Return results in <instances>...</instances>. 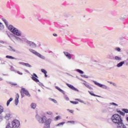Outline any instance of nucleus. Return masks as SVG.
<instances>
[{
  "label": "nucleus",
  "instance_id": "nucleus-33",
  "mask_svg": "<svg viewBox=\"0 0 128 128\" xmlns=\"http://www.w3.org/2000/svg\"><path fill=\"white\" fill-rule=\"evenodd\" d=\"M49 100H52V102H54V104H56L58 102L56 101V100L54 99V98H49Z\"/></svg>",
  "mask_w": 128,
  "mask_h": 128
},
{
  "label": "nucleus",
  "instance_id": "nucleus-46",
  "mask_svg": "<svg viewBox=\"0 0 128 128\" xmlns=\"http://www.w3.org/2000/svg\"><path fill=\"white\" fill-rule=\"evenodd\" d=\"M76 100H78V102H82V104H84V100H81L80 99H76Z\"/></svg>",
  "mask_w": 128,
  "mask_h": 128
},
{
  "label": "nucleus",
  "instance_id": "nucleus-48",
  "mask_svg": "<svg viewBox=\"0 0 128 128\" xmlns=\"http://www.w3.org/2000/svg\"><path fill=\"white\" fill-rule=\"evenodd\" d=\"M19 64H22V66H24V62H18Z\"/></svg>",
  "mask_w": 128,
  "mask_h": 128
},
{
  "label": "nucleus",
  "instance_id": "nucleus-37",
  "mask_svg": "<svg viewBox=\"0 0 128 128\" xmlns=\"http://www.w3.org/2000/svg\"><path fill=\"white\" fill-rule=\"evenodd\" d=\"M81 76L82 78H88V76L86 75L82 74V75H81Z\"/></svg>",
  "mask_w": 128,
  "mask_h": 128
},
{
  "label": "nucleus",
  "instance_id": "nucleus-50",
  "mask_svg": "<svg viewBox=\"0 0 128 128\" xmlns=\"http://www.w3.org/2000/svg\"><path fill=\"white\" fill-rule=\"evenodd\" d=\"M68 122H70V124H74V121H69Z\"/></svg>",
  "mask_w": 128,
  "mask_h": 128
},
{
  "label": "nucleus",
  "instance_id": "nucleus-40",
  "mask_svg": "<svg viewBox=\"0 0 128 128\" xmlns=\"http://www.w3.org/2000/svg\"><path fill=\"white\" fill-rule=\"evenodd\" d=\"M64 98H65L66 100H70V98H68L66 95L64 96Z\"/></svg>",
  "mask_w": 128,
  "mask_h": 128
},
{
  "label": "nucleus",
  "instance_id": "nucleus-16",
  "mask_svg": "<svg viewBox=\"0 0 128 128\" xmlns=\"http://www.w3.org/2000/svg\"><path fill=\"white\" fill-rule=\"evenodd\" d=\"M107 58H109V60H114V54L110 53L108 54Z\"/></svg>",
  "mask_w": 128,
  "mask_h": 128
},
{
  "label": "nucleus",
  "instance_id": "nucleus-51",
  "mask_svg": "<svg viewBox=\"0 0 128 128\" xmlns=\"http://www.w3.org/2000/svg\"><path fill=\"white\" fill-rule=\"evenodd\" d=\"M17 72L18 74H20L21 76H22V72H20V71H18Z\"/></svg>",
  "mask_w": 128,
  "mask_h": 128
},
{
  "label": "nucleus",
  "instance_id": "nucleus-55",
  "mask_svg": "<svg viewBox=\"0 0 128 128\" xmlns=\"http://www.w3.org/2000/svg\"><path fill=\"white\" fill-rule=\"evenodd\" d=\"M70 112L71 114H74V111L72 110H70Z\"/></svg>",
  "mask_w": 128,
  "mask_h": 128
},
{
  "label": "nucleus",
  "instance_id": "nucleus-58",
  "mask_svg": "<svg viewBox=\"0 0 128 128\" xmlns=\"http://www.w3.org/2000/svg\"><path fill=\"white\" fill-rule=\"evenodd\" d=\"M24 72H28V74L30 72H28L27 70H25Z\"/></svg>",
  "mask_w": 128,
  "mask_h": 128
},
{
  "label": "nucleus",
  "instance_id": "nucleus-25",
  "mask_svg": "<svg viewBox=\"0 0 128 128\" xmlns=\"http://www.w3.org/2000/svg\"><path fill=\"white\" fill-rule=\"evenodd\" d=\"M107 110L108 112H114V108L109 107L107 108Z\"/></svg>",
  "mask_w": 128,
  "mask_h": 128
},
{
  "label": "nucleus",
  "instance_id": "nucleus-64",
  "mask_svg": "<svg viewBox=\"0 0 128 128\" xmlns=\"http://www.w3.org/2000/svg\"><path fill=\"white\" fill-rule=\"evenodd\" d=\"M2 80V78H0V81Z\"/></svg>",
  "mask_w": 128,
  "mask_h": 128
},
{
  "label": "nucleus",
  "instance_id": "nucleus-24",
  "mask_svg": "<svg viewBox=\"0 0 128 128\" xmlns=\"http://www.w3.org/2000/svg\"><path fill=\"white\" fill-rule=\"evenodd\" d=\"M83 84L86 86V88H89V90H92V88L88 84L86 83H83Z\"/></svg>",
  "mask_w": 128,
  "mask_h": 128
},
{
  "label": "nucleus",
  "instance_id": "nucleus-20",
  "mask_svg": "<svg viewBox=\"0 0 128 128\" xmlns=\"http://www.w3.org/2000/svg\"><path fill=\"white\" fill-rule=\"evenodd\" d=\"M6 58H10V60H18V58L12 57V56H6Z\"/></svg>",
  "mask_w": 128,
  "mask_h": 128
},
{
  "label": "nucleus",
  "instance_id": "nucleus-45",
  "mask_svg": "<svg viewBox=\"0 0 128 128\" xmlns=\"http://www.w3.org/2000/svg\"><path fill=\"white\" fill-rule=\"evenodd\" d=\"M10 123H8L6 126V128H10Z\"/></svg>",
  "mask_w": 128,
  "mask_h": 128
},
{
  "label": "nucleus",
  "instance_id": "nucleus-11",
  "mask_svg": "<svg viewBox=\"0 0 128 128\" xmlns=\"http://www.w3.org/2000/svg\"><path fill=\"white\" fill-rule=\"evenodd\" d=\"M22 92H23V94H26V96H30V92H28V90H26V88H22L21 89Z\"/></svg>",
  "mask_w": 128,
  "mask_h": 128
},
{
  "label": "nucleus",
  "instance_id": "nucleus-62",
  "mask_svg": "<svg viewBox=\"0 0 128 128\" xmlns=\"http://www.w3.org/2000/svg\"><path fill=\"white\" fill-rule=\"evenodd\" d=\"M67 74H68V76H72L70 75V74L68 73Z\"/></svg>",
  "mask_w": 128,
  "mask_h": 128
},
{
  "label": "nucleus",
  "instance_id": "nucleus-53",
  "mask_svg": "<svg viewBox=\"0 0 128 128\" xmlns=\"http://www.w3.org/2000/svg\"><path fill=\"white\" fill-rule=\"evenodd\" d=\"M54 36H58V34H53Z\"/></svg>",
  "mask_w": 128,
  "mask_h": 128
},
{
  "label": "nucleus",
  "instance_id": "nucleus-6",
  "mask_svg": "<svg viewBox=\"0 0 128 128\" xmlns=\"http://www.w3.org/2000/svg\"><path fill=\"white\" fill-rule=\"evenodd\" d=\"M20 121L18 120H14L11 122V128H20Z\"/></svg>",
  "mask_w": 128,
  "mask_h": 128
},
{
  "label": "nucleus",
  "instance_id": "nucleus-23",
  "mask_svg": "<svg viewBox=\"0 0 128 128\" xmlns=\"http://www.w3.org/2000/svg\"><path fill=\"white\" fill-rule=\"evenodd\" d=\"M12 100L13 98H10V100H8L7 101V103H6L7 106H10V102H12Z\"/></svg>",
  "mask_w": 128,
  "mask_h": 128
},
{
  "label": "nucleus",
  "instance_id": "nucleus-29",
  "mask_svg": "<svg viewBox=\"0 0 128 128\" xmlns=\"http://www.w3.org/2000/svg\"><path fill=\"white\" fill-rule=\"evenodd\" d=\"M9 48H10L9 50L10 52H16V49H14V48L12 47L11 46H10Z\"/></svg>",
  "mask_w": 128,
  "mask_h": 128
},
{
  "label": "nucleus",
  "instance_id": "nucleus-31",
  "mask_svg": "<svg viewBox=\"0 0 128 128\" xmlns=\"http://www.w3.org/2000/svg\"><path fill=\"white\" fill-rule=\"evenodd\" d=\"M2 112H4V107L0 106V114Z\"/></svg>",
  "mask_w": 128,
  "mask_h": 128
},
{
  "label": "nucleus",
  "instance_id": "nucleus-59",
  "mask_svg": "<svg viewBox=\"0 0 128 128\" xmlns=\"http://www.w3.org/2000/svg\"><path fill=\"white\" fill-rule=\"evenodd\" d=\"M2 122V118H0V122Z\"/></svg>",
  "mask_w": 128,
  "mask_h": 128
},
{
  "label": "nucleus",
  "instance_id": "nucleus-30",
  "mask_svg": "<svg viewBox=\"0 0 128 128\" xmlns=\"http://www.w3.org/2000/svg\"><path fill=\"white\" fill-rule=\"evenodd\" d=\"M24 66L27 68H32V65L28 64V63H24Z\"/></svg>",
  "mask_w": 128,
  "mask_h": 128
},
{
  "label": "nucleus",
  "instance_id": "nucleus-54",
  "mask_svg": "<svg viewBox=\"0 0 128 128\" xmlns=\"http://www.w3.org/2000/svg\"><path fill=\"white\" fill-rule=\"evenodd\" d=\"M112 86H116V83H114L112 84Z\"/></svg>",
  "mask_w": 128,
  "mask_h": 128
},
{
  "label": "nucleus",
  "instance_id": "nucleus-44",
  "mask_svg": "<svg viewBox=\"0 0 128 128\" xmlns=\"http://www.w3.org/2000/svg\"><path fill=\"white\" fill-rule=\"evenodd\" d=\"M6 61L3 60L1 62L0 64H6Z\"/></svg>",
  "mask_w": 128,
  "mask_h": 128
},
{
  "label": "nucleus",
  "instance_id": "nucleus-21",
  "mask_svg": "<svg viewBox=\"0 0 128 128\" xmlns=\"http://www.w3.org/2000/svg\"><path fill=\"white\" fill-rule=\"evenodd\" d=\"M55 88L56 90H59V92H60L63 94H65L64 91L60 89V88L58 86H56Z\"/></svg>",
  "mask_w": 128,
  "mask_h": 128
},
{
  "label": "nucleus",
  "instance_id": "nucleus-4",
  "mask_svg": "<svg viewBox=\"0 0 128 128\" xmlns=\"http://www.w3.org/2000/svg\"><path fill=\"white\" fill-rule=\"evenodd\" d=\"M36 118L39 124H44L45 122H46L48 120H46V116H41L40 114H36Z\"/></svg>",
  "mask_w": 128,
  "mask_h": 128
},
{
  "label": "nucleus",
  "instance_id": "nucleus-35",
  "mask_svg": "<svg viewBox=\"0 0 128 128\" xmlns=\"http://www.w3.org/2000/svg\"><path fill=\"white\" fill-rule=\"evenodd\" d=\"M70 102H71V104H78V102L76 101H70Z\"/></svg>",
  "mask_w": 128,
  "mask_h": 128
},
{
  "label": "nucleus",
  "instance_id": "nucleus-27",
  "mask_svg": "<svg viewBox=\"0 0 128 128\" xmlns=\"http://www.w3.org/2000/svg\"><path fill=\"white\" fill-rule=\"evenodd\" d=\"M76 72H79V74H84V71H82L80 69H76Z\"/></svg>",
  "mask_w": 128,
  "mask_h": 128
},
{
  "label": "nucleus",
  "instance_id": "nucleus-39",
  "mask_svg": "<svg viewBox=\"0 0 128 128\" xmlns=\"http://www.w3.org/2000/svg\"><path fill=\"white\" fill-rule=\"evenodd\" d=\"M115 50H116V52H120L121 50H120V48L118 47V48H115Z\"/></svg>",
  "mask_w": 128,
  "mask_h": 128
},
{
  "label": "nucleus",
  "instance_id": "nucleus-42",
  "mask_svg": "<svg viewBox=\"0 0 128 128\" xmlns=\"http://www.w3.org/2000/svg\"><path fill=\"white\" fill-rule=\"evenodd\" d=\"M46 114L51 116V114H52V112L51 111H48L46 112Z\"/></svg>",
  "mask_w": 128,
  "mask_h": 128
},
{
  "label": "nucleus",
  "instance_id": "nucleus-18",
  "mask_svg": "<svg viewBox=\"0 0 128 128\" xmlns=\"http://www.w3.org/2000/svg\"><path fill=\"white\" fill-rule=\"evenodd\" d=\"M113 60H114L120 61V60H122V58H120L118 56H114V58Z\"/></svg>",
  "mask_w": 128,
  "mask_h": 128
},
{
  "label": "nucleus",
  "instance_id": "nucleus-10",
  "mask_svg": "<svg viewBox=\"0 0 128 128\" xmlns=\"http://www.w3.org/2000/svg\"><path fill=\"white\" fill-rule=\"evenodd\" d=\"M64 54L68 60H72V56H74V54H70V52H64Z\"/></svg>",
  "mask_w": 128,
  "mask_h": 128
},
{
  "label": "nucleus",
  "instance_id": "nucleus-17",
  "mask_svg": "<svg viewBox=\"0 0 128 128\" xmlns=\"http://www.w3.org/2000/svg\"><path fill=\"white\" fill-rule=\"evenodd\" d=\"M116 112H118V114H120L121 116H126V114H124V112L120 111V110L117 109L116 110Z\"/></svg>",
  "mask_w": 128,
  "mask_h": 128
},
{
  "label": "nucleus",
  "instance_id": "nucleus-47",
  "mask_svg": "<svg viewBox=\"0 0 128 128\" xmlns=\"http://www.w3.org/2000/svg\"><path fill=\"white\" fill-rule=\"evenodd\" d=\"M20 94H21L22 98H24V94L23 92H22V90H20Z\"/></svg>",
  "mask_w": 128,
  "mask_h": 128
},
{
  "label": "nucleus",
  "instance_id": "nucleus-7",
  "mask_svg": "<svg viewBox=\"0 0 128 128\" xmlns=\"http://www.w3.org/2000/svg\"><path fill=\"white\" fill-rule=\"evenodd\" d=\"M52 120L50 118H48L46 122L44 123V128H50V124H52Z\"/></svg>",
  "mask_w": 128,
  "mask_h": 128
},
{
  "label": "nucleus",
  "instance_id": "nucleus-12",
  "mask_svg": "<svg viewBox=\"0 0 128 128\" xmlns=\"http://www.w3.org/2000/svg\"><path fill=\"white\" fill-rule=\"evenodd\" d=\"M66 86L70 88L71 90H75L76 92H79V90H78V88H76L74 86L68 84H66Z\"/></svg>",
  "mask_w": 128,
  "mask_h": 128
},
{
  "label": "nucleus",
  "instance_id": "nucleus-34",
  "mask_svg": "<svg viewBox=\"0 0 128 128\" xmlns=\"http://www.w3.org/2000/svg\"><path fill=\"white\" fill-rule=\"evenodd\" d=\"M41 72H42L44 74H48V72H46V70H44V69H42Z\"/></svg>",
  "mask_w": 128,
  "mask_h": 128
},
{
  "label": "nucleus",
  "instance_id": "nucleus-38",
  "mask_svg": "<svg viewBox=\"0 0 128 128\" xmlns=\"http://www.w3.org/2000/svg\"><path fill=\"white\" fill-rule=\"evenodd\" d=\"M64 122H62L58 124L57 126H64Z\"/></svg>",
  "mask_w": 128,
  "mask_h": 128
},
{
  "label": "nucleus",
  "instance_id": "nucleus-8",
  "mask_svg": "<svg viewBox=\"0 0 128 128\" xmlns=\"http://www.w3.org/2000/svg\"><path fill=\"white\" fill-rule=\"evenodd\" d=\"M93 82H94V84L98 86L100 88H104V90H108V86L106 85L100 84L99 82H98L96 81H93Z\"/></svg>",
  "mask_w": 128,
  "mask_h": 128
},
{
  "label": "nucleus",
  "instance_id": "nucleus-61",
  "mask_svg": "<svg viewBox=\"0 0 128 128\" xmlns=\"http://www.w3.org/2000/svg\"><path fill=\"white\" fill-rule=\"evenodd\" d=\"M45 74V77L48 78V74Z\"/></svg>",
  "mask_w": 128,
  "mask_h": 128
},
{
  "label": "nucleus",
  "instance_id": "nucleus-3",
  "mask_svg": "<svg viewBox=\"0 0 128 128\" xmlns=\"http://www.w3.org/2000/svg\"><path fill=\"white\" fill-rule=\"evenodd\" d=\"M111 121L114 124H120L122 122H123L122 116L118 114H115L112 116Z\"/></svg>",
  "mask_w": 128,
  "mask_h": 128
},
{
  "label": "nucleus",
  "instance_id": "nucleus-28",
  "mask_svg": "<svg viewBox=\"0 0 128 128\" xmlns=\"http://www.w3.org/2000/svg\"><path fill=\"white\" fill-rule=\"evenodd\" d=\"M110 106H118V104L114 103V102H110Z\"/></svg>",
  "mask_w": 128,
  "mask_h": 128
},
{
  "label": "nucleus",
  "instance_id": "nucleus-2",
  "mask_svg": "<svg viewBox=\"0 0 128 128\" xmlns=\"http://www.w3.org/2000/svg\"><path fill=\"white\" fill-rule=\"evenodd\" d=\"M13 37H14V38H16L17 40H19L20 42H22V44L26 42L28 46H30V48H36V43L28 40L26 38H22L14 36Z\"/></svg>",
  "mask_w": 128,
  "mask_h": 128
},
{
  "label": "nucleus",
  "instance_id": "nucleus-22",
  "mask_svg": "<svg viewBox=\"0 0 128 128\" xmlns=\"http://www.w3.org/2000/svg\"><path fill=\"white\" fill-rule=\"evenodd\" d=\"M30 107L33 110H34L36 108V103H32L30 104Z\"/></svg>",
  "mask_w": 128,
  "mask_h": 128
},
{
  "label": "nucleus",
  "instance_id": "nucleus-13",
  "mask_svg": "<svg viewBox=\"0 0 128 128\" xmlns=\"http://www.w3.org/2000/svg\"><path fill=\"white\" fill-rule=\"evenodd\" d=\"M117 125V128H126V126L124 124V122H122L120 123H119L116 124Z\"/></svg>",
  "mask_w": 128,
  "mask_h": 128
},
{
  "label": "nucleus",
  "instance_id": "nucleus-43",
  "mask_svg": "<svg viewBox=\"0 0 128 128\" xmlns=\"http://www.w3.org/2000/svg\"><path fill=\"white\" fill-rule=\"evenodd\" d=\"M8 84H12V86H16V83H14L12 82H9Z\"/></svg>",
  "mask_w": 128,
  "mask_h": 128
},
{
  "label": "nucleus",
  "instance_id": "nucleus-15",
  "mask_svg": "<svg viewBox=\"0 0 128 128\" xmlns=\"http://www.w3.org/2000/svg\"><path fill=\"white\" fill-rule=\"evenodd\" d=\"M4 118L6 120H10L12 118V114L10 113L6 114L4 116Z\"/></svg>",
  "mask_w": 128,
  "mask_h": 128
},
{
  "label": "nucleus",
  "instance_id": "nucleus-9",
  "mask_svg": "<svg viewBox=\"0 0 128 128\" xmlns=\"http://www.w3.org/2000/svg\"><path fill=\"white\" fill-rule=\"evenodd\" d=\"M32 80L35 82H40V80H38V75L36 74V73H34L33 74H32Z\"/></svg>",
  "mask_w": 128,
  "mask_h": 128
},
{
  "label": "nucleus",
  "instance_id": "nucleus-52",
  "mask_svg": "<svg viewBox=\"0 0 128 128\" xmlns=\"http://www.w3.org/2000/svg\"><path fill=\"white\" fill-rule=\"evenodd\" d=\"M60 118V116H56V120H58V118Z\"/></svg>",
  "mask_w": 128,
  "mask_h": 128
},
{
  "label": "nucleus",
  "instance_id": "nucleus-49",
  "mask_svg": "<svg viewBox=\"0 0 128 128\" xmlns=\"http://www.w3.org/2000/svg\"><path fill=\"white\" fill-rule=\"evenodd\" d=\"M38 84H39V86H44V84H43L42 83V82H40Z\"/></svg>",
  "mask_w": 128,
  "mask_h": 128
},
{
  "label": "nucleus",
  "instance_id": "nucleus-60",
  "mask_svg": "<svg viewBox=\"0 0 128 128\" xmlns=\"http://www.w3.org/2000/svg\"><path fill=\"white\" fill-rule=\"evenodd\" d=\"M0 61H1V62H2L3 59H2V58H0Z\"/></svg>",
  "mask_w": 128,
  "mask_h": 128
},
{
  "label": "nucleus",
  "instance_id": "nucleus-56",
  "mask_svg": "<svg viewBox=\"0 0 128 128\" xmlns=\"http://www.w3.org/2000/svg\"><path fill=\"white\" fill-rule=\"evenodd\" d=\"M108 82L109 84H112L114 82H110V81H108Z\"/></svg>",
  "mask_w": 128,
  "mask_h": 128
},
{
  "label": "nucleus",
  "instance_id": "nucleus-63",
  "mask_svg": "<svg viewBox=\"0 0 128 128\" xmlns=\"http://www.w3.org/2000/svg\"><path fill=\"white\" fill-rule=\"evenodd\" d=\"M126 121L128 122V116L126 117Z\"/></svg>",
  "mask_w": 128,
  "mask_h": 128
},
{
  "label": "nucleus",
  "instance_id": "nucleus-1",
  "mask_svg": "<svg viewBox=\"0 0 128 128\" xmlns=\"http://www.w3.org/2000/svg\"><path fill=\"white\" fill-rule=\"evenodd\" d=\"M3 22H4L6 26L8 28V30H10L12 34H7L10 40H12V42H14V40H16V42H20V41H19L16 40V38H14V36H16V38H24V36H22V31L17 28H16L14 26H12V25L8 26V20H6L3 19Z\"/></svg>",
  "mask_w": 128,
  "mask_h": 128
},
{
  "label": "nucleus",
  "instance_id": "nucleus-14",
  "mask_svg": "<svg viewBox=\"0 0 128 128\" xmlns=\"http://www.w3.org/2000/svg\"><path fill=\"white\" fill-rule=\"evenodd\" d=\"M20 98V95H18V94H16V98L14 100V104L16 106H18V104L19 100L18 99Z\"/></svg>",
  "mask_w": 128,
  "mask_h": 128
},
{
  "label": "nucleus",
  "instance_id": "nucleus-41",
  "mask_svg": "<svg viewBox=\"0 0 128 128\" xmlns=\"http://www.w3.org/2000/svg\"><path fill=\"white\" fill-rule=\"evenodd\" d=\"M122 110L126 112V114H128V109H122Z\"/></svg>",
  "mask_w": 128,
  "mask_h": 128
},
{
  "label": "nucleus",
  "instance_id": "nucleus-57",
  "mask_svg": "<svg viewBox=\"0 0 128 128\" xmlns=\"http://www.w3.org/2000/svg\"><path fill=\"white\" fill-rule=\"evenodd\" d=\"M0 44H4V42L2 40H0Z\"/></svg>",
  "mask_w": 128,
  "mask_h": 128
},
{
  "label": "nucleus",
  "instance_id": "nucleus-26",
  "mask_svg": "<svg viewBox=\"0 0 128 128\" xmlns=\"http://www.w3.org/2000/svg\"><path fill=\"white\" fill-rule=\"evenodd\" d=\"M4 28V26L2 24V23L0 22V30H2Z\"/></svg>",
  "mask_w": 128,
  "mask_h": 128
},
{
  "label": "nucleus",
  "instance_id": "nucleus-32",
  "mask_svg": "<svg viewBox=\"0 0 128 128\" xmlns=\"http://www.w3.org/2000/svg\"><path fill=\"white\" fill-rule=\"evenodd\" d=\"M89 94H91V96H99L98 95H96L95 94H94V92H90L88 91Z\"/></svg>",
  "mask_w": 128,
  "mask_h": 128
},
{
  "label": "nucleus",
  "instance_id": "nucleus-36",
  "mask_svg": "<svg viewBox=\"0 0 128 128\" xmlns=\"http://www.w3.org/2000/svg\"><path fill=\"white\" fill-rule=\"evenodd\" d=\"M10 70H12V72H16L13 66H10Z\"/></svg>",
  "mask_w": 128,
  "mask_h": 128
},
{
  "label": "nucleus",
  "instance_id": "nucleus-5",
  "mask_svg": "<svg viewBox=\"0 0 128 128\" xmlns=\"http://www.w3.org/2000/svg\"><path fill=\"white\" fill-rule=\"evenodd\" d=\"M29 52H32L36 56H38V58H42V60H46V57L38 53V52H36V50L32 49V48H30L29 49Z\"/></svg>",
  "mask_w": 128,
  "mask_h": 128
},
{
  "label": "nucleus",
  "instance_id": "nucleus-19",
  "mask_svg": "<svg viewBox=\"0 0 128 128\" xmlns=\"http://www.w3.org/2000/svg\"><path fill=\"white\" fill-rule=\"evenodd\" d=\"M124 61H122L118 64H117L116 66L117 68H120L122 67V66H124Z\"/></svg>",
  "mask_w": 128,
  "mask_h": 128
}]
</instances>
